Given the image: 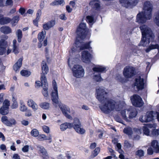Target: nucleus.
Here are the masks:
<instances>
[{"label":"nucleus","mask_w":159,"mask_h":159,"mask_svg":"<svg viewBox=\"0 0 159 159\" xmlns=\"http://www.w3.org/2000/svg\"><path fill=\"white\" fill-rule=\"evenodd\" d=\"M96 98L102 104L99 107L100 110L105 114H108L114 109L115 104L112 101L107 97V93L104 89L99 88L96 89Z\"/></svg>","instance_id":"obj_1"},{"label":"nucleus","mask_w":159,"mask_h":159,"mask_svg":"<svg viewBox=\"0 0 159 159\" xmlns=\"http://www.w3.org/2000/svg\"><path fill=\"white\" fill-rule=\"evenodd\" d=\"M52 85L54 92H52L51 93V100L53 105L56 107H59L64 116H66L68 119H71L72 117L70 115L67 113V112H70V110L69 107L66 106V109L61 102L59 101V97L58 95L57 85L56 81L53 80L52 81Z\"/></svg>","instance_id":"obj_2"},{"label":"nucleus","mask_w":159,"mask_h":159,"mask_svg":"<svg viewBox=\"0 0 159 159\" xmlns=\"http://www.w3.org/2000/svg\"><path fill=\"white\" fill-rule=\"evenodd\" d=\"M143 12H140L137 14L136 22L143 24L146 22L147 20H150L152 17V6L150 1L145 2L143 4Z\"/></svg>","instance_id":"obj_3"},{"label":"nucleus","mask_w":159,"mask_h":159,"mask_svg":"<svg viewBox=\"0 0 159 159\" xmlns=\"http://www.w3.org/2000/svg\"><path fill=\"white\" fill-rule=\"evenodd\" d=\"M81 127L82 125L79 119L76 117L74 118L72 123L65 122L60 125L61 131H65L67 128L70 129L73 128L78 134H83L85 133L86 130Z\"/></svg>","instance_id":"obj_4"},{"label":"nucleus","mask_w":159,"mask_h":159,"mask_svg":"<svg viewBox=\"0 0 159 159\" xmlns=\"http://www.w3.org/2000/svg\"><path fill=\"white\" fill-rule=\"evenodd\" d=\"M139 28L142 34V38L140 43L144 46L146 44L149 43L150 41L152 40V32L150 29L147 28L145 25L140 26Z\"/></svg>","instance_id":"obj_5"},{"label":"nucleus","mask_w":159,"mask_h":159,"mask_svg":"<svg viewBox=\"0 0 159 159\" xmlns=\"http://www.w3.org/2000/svg\"><path fill=\"white\" fill-rule=\"evenodd\" d=\"M88 29L86 27V24L83 22H81L77 27L76 33L77 38L81 40L85 39L87 35Z\"/></svg>","instance_id":"obj_6"},{"label":"nucleus","mask_w":159,"mask_h":159,"mask_svg":"<svg viewBox=\"0 0 159 159\" xmlns=\"http://www.w3.org/2000/svg\"><path fill=\"white\" fill-rule=\"evenodd\" d=\"M91 43L90 41L84 43L83 42H80V40L77 39H76L75 42V46L77 48H79L80 50L88 49L91 52H92L93 51L91 50L92 47L90 46Z\"/></svg>","instance_id":"obj_7"},{"label":"nucleus","mask_w":159,"mask_h":159,"mask_svg":"<svg viewBox=\"0 0 159 159\" xmlns=\"http://www.w3.org/2000/svg\"><path fill=\"white\" fill-rule=\"evenodd\" d=\"M144 80L143 77L139 75L134 80L132 86L139 91L142 90L144 88Z\"/></svg>","instance_id":"obj_8"},{"label":"nucleus","mask_w":159,"mask_h":159,"mask_svg":"<svg viewBox=\"0 0 159 159\" xmlns=\"http://www.w3.org/2000/svg\"><path fill=\"white\" fill-rule=\"evenodd\" d=\"M136 73L135 67L133 66H127L124 68L123 74L126 78H131Z\"/></svg>","instance_id":"obj_9"},{"label":"nucleus","mask_w":159,"mask_h":159,"mask_svg":"<svg viewBox=\"0 0 159 159\" xmlns=\"http://www.w3.org/2000/svg\"><path fill=\"white\" fill-rule=\"evenodd\" d=\"M72 71L74 77L78 78L83 77L84 70L81 66L79 65H74Z\"/></svg>","instance_id":"obj_10"},{"label":"nucleus","mask_w":159,"mask_h":159,"mask_svg":"<svg viewBox=\"0 0 159 159\" xmlns=\"http://www.w3.org/2000/svg\"><path fill=\"white\" fill-rule=\"evenodd\" d=\"M131 100L133 105L135 107H141L143 104L142 98L138 95H133V98H131Z\"/></svg>","instance_id":"obj_11"},{"label":"nucleus","mask_w":159,"mask_h":159,"mask_svg":"<svg viewBox=\"0 0 159 159\" xmlns=\"http://www.w3.org/2000/svg\"><path fill=\"white\" fill-rule=\"evenodd\" d=\"M153 111H151L147 112L144 116H140L139 120L142 123L148 122L152 121L153 120Z\"/></svg>","instance_id":"obj_12"},{"label":"nucleus","mask_w":159,"mask_h":159,"mask_svg":"<svg viewBox=\"0 0 159 159\" xmlns=\"http://www.w3.org/2000/svg\"><path fill=\"white\" fill-rule=\"evenodd\" d=\"M81 59L83 62L89 63L91 62L93 56L88 51L84 50L81 52Z\"/></svg>","instance_id":"obj_13"},{"label":"nucleus","mask_w":159,"mask_h":159,"mask_svg":"<svg viewBox=\"0 0 159 159\" xmlns=\"http://www.w3.org/2000/svg\"><path fill=\"white\" fill-rule=\"evenodd\" d=\"M10 106V101L7 99L5 100L3 106L0 108V113L3 116L7 115L8 113V109Z\"/></svg>","instance_id":"obj_14"},{"label":"nucleus","mask_w":159,"mask_h":159,"mask_svg":"<svg viewBox=\"0 0 159 159\" xmlns=\"http://www.w3.org/2000/svg\"><path fill=\"white\" fill-rule=\"evenodd\" d=\"M1 120V122L8 126L11 127L16 124V121L14 119L11 118L9 119L6 116H4L2 117Z\"/></svg>","instance_id":"obj_15"},{"label":"nucleus","mask_w":159,"mask_h":159,"mask_svg":"<svg viewBox=\"0 0 159 159\" xmlns=\"http://www.w3.org/2000/svg\"><path fill=\"white\" fill-rule=\"evenodd\" d=\"M41 70L42 73L41 74V79L43 80H46V75L49 71V68L48 67L46 61L44 60L42 61L41 64Z\"/></svg>","instance_id":"obj_16"},{"label":"nucleus","mask_w":159,"mask_h":159,"mask_svg":"<svg viewBox=\"0 0 159 159\" xmlns=\"http://www.w3.org/2000/svg\"><path fill=\"white\" fill-rule=\"evenodd\" d=\"M119 2L122 6L126 8L135 6L137 3L136 0H119Z\"/></svg>","instance_id":"obj_17"},{"label":"nucleus","mask_w":159,"mask_h":159,"mask_svg":"<svg viewBox=\"0 0 159 159\" xmlns=\"http://www.w3.org/2000/svg\"><path fill=\"white\" fill-rule=\"evenodd\" d=\"M38 148L39 149L38 151V153H39L40 157L43 159H48L49 156L46 149L43 147L40 146Z\"/></svg>","instance_id":"obj_18"},{"label":"nucleus","mask_w":159,"mask_h":159,"mask_svg":"<svg viewBox=\"0 0 159 159\" xmlns=\"http://www.w3.org/2000/svg\"><path fill=\"white\" fill-rule=\"evenodd\" d=\"M11 19L8 17H4L3 14H0V25H3L10 23Z\"/></svg>","instance_id":"obj_19"},{"label":"nucleus","mask_w":159,"mask_h":159,"mask_svg":"<svg viewBox=\"0 0 159 159\" xmlns=\"http://www.w3.org/2000/svg\"><path fill=\"white\" fill-rule=\"evenodd\" d=\"M100 2L99 0H91L89 2V5L95 8L97 11H99L101 8Z\"/></svg>","instance_id":"obj_20"},{"label":"nucleus","mask_w":159,"mask_h":159,"mask_svg":"<svg viewBox=\"0 0 159 159\" xmlns=\"http://www.w3.org/2000/svg\"><path fill=\"white\" fill-rule=\"evenodd\" d=\"M7 46L8 42L7 41L3 39H1L0 40V49L5 53H6Z\"/></svg>","instance_id":"obj_21"},{"label":"nucleus","mask_w":159,"mask_h":159,"mask_svg":"<svg viewBox=\"0 0 159 159\" xmlns=\"http://www.w3.org/2000/svg\"><path fill=\"white\" fill-rule=\"evenodd\" d=\"M56 22L54 20H51L50 21L43 25V29L45 30H48L52 27L55 25Z\"/></svg>","instance_id":"obj_22"},{"label":"nucleus","mask_w":159,"mask_h":159,"mask_svg":"<svg viewBox=\"0 0 159 159\" xmlns=\"http://www.w3.org/2000/svg\"><path fill=\"white\" fill-rule=\"evenodd\" d=\"M23 60V57L18 59L16 62L13 66V69L14 70L16 71L20 69L22 66Z\"/></svg>","instance_id":"obj_23"},{"label":"nucleus","mask_w":159,"mask_h":159,"mask_svg":"<svg viewBox=\"0 0 159 159\" xmlns=\"http://www.w3.org/2000/svg\"><path fill=\"white\" fill-rule=\"evenodd\" d=\"M12 52L16 55L18 54L20 52L18 45L17 43L16 40L15 39L13 41Z\"/></svg>","instance_id":"obj_24"},{"label":"nucleus","mask_w":159,"mask_h":159,"mask_svg":"<svg viewBox=\"0 0 159 159\" xmlns=\"http://www.w3.org/2000/svg\"><path fill=\"white\" fill-rule=\"evenodd\" d=\"M151 146L153 147L156 153H159V145L158 142L153 140L151 143Z\"/></svg>","instance_id":"obj_25"},{"label":"nucleus","mask_w":159,"mask_h":159,"mask_svg":"<svg viewBox=\"0 0 159 159\" xmlns=\"http://www.w3.org/2000/svg\"><path fill=\"white\" fill-rule=\"evenodd\" d=\"M27 104L28 106L32 108L34 111L37 109V105L33 100H29L27 101Z\"/></svg>","instance_id":"obj_26"},{"label":"nucleus","mask_w":159,"mask_h":159,"mask_svg":"<svg viewBox=\"0 0 159 159\" xmlns=\"http://www.w3.org/2000/svg\"><path fill=\"white\" fill-rule=\"evenodd\" d=\"M1 32L5 34H8L11 32V29L8 26H2L0 28Z\"/></svg>","instance_id":"obj_27"},{"label":"nucleus","mask_w":159,"mask_h":159,"mask_svg":"<svg viewBox=\"0 0 159 159\" xmlns=\"http://www.w3.org/2000/svg\"><path fill=\"white\" fill-rule=\"evenodd\" d=\"M40 80V81L39 80H37L36 81L35 84V86L36 87L39 88L41 85L42 86L43 88V86H45L44 84H45V83H47V84H48V83L47 82V79L46 77V80H43V81H42V80L41 79V77Z\"/></svg>","instance_id":"obj_28"},{"label":"nucleus","mask_w":159,"mask_h":159,"mask_svg":"<svg viewBox=\"0 0 159 159\" xmlns=\"http://www.w3.org/2000/svg\"><path fill=\"white\" fill-rule=\"evenodd\" d=\"M38 140L43 141L45 140H51L52 138L51 136L49 137H46V135L44 134H39L37 136Z\"/></svg>","instance_id":"obj_29"},{"label":"nucleus","mask_w":159,"mask_h":159,"mask_svg":"<svg viewBox=\"0 0 159 159\" xmlns=\"http://www.w3.org/2000/svg\"><path fill=\"white\" fill-rule=\"evenodd\" d=\"M93 71L98 72H105L106 71V68L102 66H100L98 67H94L93 68Z\"/></svg>","instance_id":"obj_30"},{"label":"nucleus","mask_w":159,"mask_h":159,"mask_svg":"<svg viewBox=\"0 0 159 159\" xmlns=\"http://www.w3.org/2000/svg\"><path fill=\"white\" fill-rule=\"evenodd\" d=\"M45 86H43L42 93L44 97H47L48 96V84L45 83Z\"/></svg>","instance_id":"obj_31"},{"label":"nucleus","mask_w":159,"mask_h":159,"mask_svg":"<svg viewBox=\"0 0 159 159\" xmlns=\"http://www.w3.org/2000/svg\"><path fill=\"white\" fill-rule=\"evenodd\" d=\"M65 2L63 0H55L50 4L52 6H57L61 5V4L64 5Z\"/></svg>","instance_id":"obj_32"},{"label":"nucleus","mask_w":159,"mask_h":159,"mask_svg":"<svg viewBox=\"0 0 159 159\" xmlns=\"http://www.w3.org/2000/svg\"><path fill=\"white\" fill-rule=\"evenodd\" d=\"M39 106L44 110H48L50 108V104L46 102H43L40 104Z\"/></svg>","instance_id":"obj_33"},{"label":"nucleus","mask_w":159,"mask_h":159,"mask_svg":"<svg viewBox=\"0 0 159 159\" xmlns=\"http://www.w3.org/2000/svg\"><path fill=\"white\" fill-rule=\"evenodd\" d=\"M94 16H87L86 17V20L87 22L89 23V25L90 24L92 25L94 22Z\"/></svg>","instance_id":"obj_34"},{"label":"nucleus","mask_w":159,"mask_h":159,"mask_svg":"<svg viewBox=\"0 0 159 159\" xmlns=\"http://www.w3.org/2000/svg\"><path fill=\"white\" fill-rule=\"evenodd\" d=\"M137 114V111L136 109L132 110L129 113V119H132L135 117Z\"/></svg>","instance_id":"obj_35"},{"label":"nucleus","mask_w":159,"mask_h":159,"mask_svg":"<svg viewBox=\"0 0 159 159\" xmlns=\"http://www.w3.org/2000/svg\"><path fill=\"white\" fill-rule=\"evenodd\" d=\"M46 35V32H45L44 34L43 31L39 32L38 35V39L39 41H43Z\"/></svg>","instance_id":"obj_36"},{"label":"nucleus","mask_w":159,"mask_h":159,"mask_svg":"<svg viewBox=\"0 0 159 159\" xmlns=\"http://www.w3.org/2000/svg\"><path fill=\"white\" fill-rule=\"evenodd\" d=\"M123 131L124 134H125L129 136H131L133 134L132 129L129 127H125L124 128Z\"/></svg>","instance_id":"obj_37"},{"label":"nucleus","mask_w":159,"mask_h":159,"mask_svg":"<svg viewBox=\"0 0 159 159\" xmlns=\"http://www.w3.org/2000/svg\"><path fill=\"white\" fill-rule=\"evenodd\" d=\"M16 35L17 37V41L18 43L21 42V39L23 37L22 31L20 29H18L17 30Z\"/></svg>","instance_id":"obj_38"},{"label":"nucleus","mask_w":159,"mask_h":159,"mask_svg":"<svg viewBox=\"0 0 159 159\" xmlns=\"http://www.w3.org/2000/svg\"><path fill=\"white\" fill-rule=\"evenodd\" d=\"M21 75L24 77H29L31 74V72L30 71L25 70H22L20 72Z\"/></svg>","instance_id":"obj_39"},{"label":"nucleus","mask_w":159,"mask_h":159,"mask_svg":"<svg viewBox=\"0 0 159 159\" xmlns=\"http://www.w3.org/2000/svg\"><path fill=\"white\" fill-rule=\"evenodd\" d=\"M144 155V152L143 150L141 149L138 150L135 152L136 157H139V158H141V157L143 156Z\"/></svg>","instance_id":"obj_40"},{"label":"nucleus","mask_w":159,"mask_h":159,"mask_svg":"<svg viewBox=\"0 0 159 159\" xmlns=\"http://www.w3.org/2000/svg\"><path fill=\"white\" fill-rule=\"evenodd\" d=\"M30 134L32 136L37 137L39 135V132L36 129H34L31 130Z\"/></svg>","instance_id":"obj_41"},{"label":"nucleus","mask_w":159,"mask_h":159,"mask_svg":"<svg viewBox=\"0 0 159 159\" xmlns=\"http://www.w3.org/2000/svg\"><path fill=\"white\" fill-rule=\"evenodd\" d=\"M100 151V148L99 147L96 148L92 152L93 157H96L99 154Z\"/></svg>","instance_id":"obj_42"},{"label":"nucleus","mask_w":159,"mask_h":159,"mask_svg":"<svg viewBox=\"0 0 159 159\" xmlns=\"http://www.w3.org/2000/svg\"><path fill=\"white\" fill-rule=\"evenodd\" d=\"M11 22L12 24L13 25L15 23L18 22L19 20V17L17 16H15L13 17V18L11 19Z\"/></svg>","instance_id":"obj_43"},{"label":"nucleus","mask_w":159,"mask_h":159,"mask_svg":"<svg viewBox=\"0 0 159 159\" xmlns=\"http://www.w3.org/2000/svg\"><path fill=\"white\" fill-rule=\"evenodd\" d=\"M120 113L123 119L127 121V118L126 115V109H123L121 110Z\"/></svg>","instance_id":"obj_44"},{"label":"nucleus","mask_w":159,"mask_h":159,"mask_svg":"<svg viewBox=\"0 0 159 159\" xmlns=\"http://www.w3.org/2000/svg\"><path fill=\"white\" fill-rule=\"evenodd\" d=\"M143 132L144 134L146 135H149V130L148 127L146 126L143 127Z\"/></svg>","instance_id":"obj_45"},{"label":"nucleus","mask_w":159,"mask_h":159,"mask_svg":"<svg viewBox=\"0 0 159 159\" xmlns=\"http://www.w3.org/2000/svg\"><path fill=\"white\" fill-rule=\"evenodd\" d=\"M93 79L97 82H99L101 80H103L100 74H99L98 75H95L93 76Z\"/></svg>","instance_id":"obj_46"},{"label":"nucleus","mask_w":159,"mask_h":159,"mask_svg":"<svg viewBox=\"0 0 159 159\" xmlns=\"http://www.w3.org/2000/svg\"><path fill=\"white\" fill-rule=\"evenodd\" d=\"M150 49L152 50L157 49L159 51V45L158 44H151L149 46Z\"/></svg>","instance_id":"obj_47"},{"label":"nucleus","mask_w":159,"mask_h":159,"mask_svg":"<svg viewBox=\"0 0 159 159\" xmlns=\"http://www.w3.org/2000/svg\"><path fill=\"white\" fill-rule=\"evenodd\" d=\"M20 109L21 111L24 112L26 111L27 110V108L25 104L23 103H21L20 104Z\"/></svg>","instance_id":"obj_48"},{"label":"nucleus","mask_w":159,"mask_h":159,"mask_svg":"<svg viewBox=\"0 0 159 159\" xmlns=\"http://www.w3.org/2000/svg\"><path fill=\"white\" fill-rule=\"evenodd\" d=\"M154 20L157 25L159 26V11L157 14Z\"/></svg>","instance_id":"obj_49"},{"label":"nucleus","mask_w":159,"mask_h":159,"mask_svg":"<svg viewBox=\"0 0 159 159\" xmlns=\"http://www.w3.org/2000/svg\"><path fill=\"white\" fill-rule=\"evenodd\" d=\"M134 146V145H132L127 140L125 141V142H124V146L127 148H129L131 147H133Z\"/></svg>","instance_id":"obj_50"},{"label":"nucleus","mask_w":159,"mask_h":159,"mask_svg":"<svg viewBox=\"0 0 159 159\" xmlns=\"http://www.w3.org/2000/svg\"><path fill=\"white\" fill-rule=\"evenodd\" d=\"M152 134L154 136H158L159 135V130L158 129H154L152 130Z\"/></svg>","instance_id":"obj_51"},{"label":"nucleus","mask_w":159,"mask_h":159,"mask_svg":"<svg viewBox=\"0 0 159 159\" xmlns=\"http://www.w3.org/2000/svg\"><path fill=\"white\" fill-rule=\"evenodd\" d=\"M41 14V11L40 9H39L37 11L36 14V18L37 19H39Z\"/></svg>","instance_id":"obj_52"},{"label":"nucleus","mask_w":159,"mask_h":159,"mask_svg":"<svg viewBox=\"0 0 159 159\" xmlns=\"http://www.w3.org/2000/svg\"><path fill=\"white\" fill-rule=\"evenodd\" d=\"M29 150V146L25 145L22 148V151L24 152H27Z\"/></svg>","instance_id":"obj_53"},{"label":"nucleus","mask_w":159,"mask_h":159,"mask_svg":"<svg viewBox=\"0 0 159 159\" xmlns=\"http://www.w3.org/2000/svg\"><path fill=\"white\" fill-rule=\"evenodd\" d=\"M43 131L47 133L49 132V128L47 126H44L43 127Z\"/></svg>","instance_id":"obj_54"},{"label":"nucleus","mask_w":159,"mask_h":159,"mask_svg":"<svg viewBox=\"0 0 159 159\" xmlns=\"http://www.w3.org/2000/svg\"><path fill=\"white\" fill-rule=\"evenodd\" d=\"M153 152V151L152 148L150 147L147 149V154L149 155H152Z\"/></svg>","instance_id":"obj_55"},{"label":"nucleus","mask_w":159,"mask_h":159,"mask_svg":"<svg viewBox=\"0 0 159 159\" xmlns=\"http://www.w3.org/2000/svg\"><path fill=\"white\" fill-rule=\"evenodd\" d=\"M31 111L30 110H27L26 111V112L25 113V116H26L29 117L31 116Z\"/></svg>","instance_id":"obj_56"},{"label":"nucleus","mask_w":159,"mask_h":159,"mask_svg":"<svg viewBox=\"0 0 159 159\" xmlns=\"http://www.w3.org/2000/svg\"><path fill=\"white\" fill-rule=\"evenodd\" d=\"M138 50V49L137 47H136L135 48H133L132 49V52L133 54L134 55H136L137 53V51Z\"/></svg>","instance_id":"obj_57"},{"label":"nucleus","mask_w":159,"mask_h":159,"mask_svg":"<svg viewBox=\"0 0 159 159\" xmlns=\"http://www.w3.org/2000/svg\"><path fill=\"white\" fill-rule=\"evenodd\" d=\"M109 152L111 153V155L114 157H116V155L115 154V152L111 148H109Z\"/></svg>","instance_id":"obj_58"},{"label":"nucleus","mask_w":159,"mask_h":159,"mask_svg":"<svg viewBox=\"0 0 159 159\" xmlns=\"http://www.w3.org/2000/svg\"><path fill=\"white\" fill-rule=\"evenodd\" d=\"M59 18L60 19L65 20L67 19V18L65 14H61L59 16Z\"/></svg>","instance_id":"obj_59"},{"label":"nucleus","mask_w":159,"mask_h":159,"mask_svg":"<svg viewBox=\"0 0 159 159\" xmlns=\"http://www.w3.org/2000/svg\"><path fill=\"white\" fill-rule=\"evenodd\" d=\"M25 9L23 7H20L19 10V12L21 15H23L25 13Z\"/></svg>","instance_id":"obj_60"},{"label":"nucleus","mask_w":159,"mask_h":159,"mask_svg":"<svg viewBox=\"0 0 159 159\" xmlns=\"http://www.w3.org/2000/svg\"><path fill=\"white\" fill-rule=\"evenodd\" d=\"M6 4L7 6L12 5H13V1L12 0H7Z\"/></svg>","instance_id":"obj_61"},{"label":"nucleus","mask_w":159,"mask_h":159,"mask_svg":"<svg viewBox=\"0 0 159 159\" xmlns=\"http://www.w3.org/2000/svg\"><path fill=\"white\" fill-rule=\"evenodd\" d=\"M97 145L96 143H91L90 145L89 148L91 149H93L96 148Z\"/></svg>","instance_id":"obj_62"},{"label":"nucleus","mask_w":159,"mask_h":159,"mask_svg":"<svg viewBox=\"0 0 159 159\" xmlns=\"http://www.w3.org/2000/svg\"><path fill=\"white\" fill-rule=\"evenodd\" d=\"M66 9L67 12L69 13H70L72 11V9L70 8V6L68 5L66 6Z\"/></svg>","instance_id":"obj_63"},{"label":"nucleus","mask_w":159,"mask_h":159,"mask_svg":"<svg viewBox=\"0 0 159 159\" xmlns=\"http://www.w3.org/2000/svg\"><path fill=\"white\" fill-rule=\"evenodd\" d=\"M39 20V19H37V18H36L33 20V23L34 25L36 26L37 27L38 26V22Z\"/></svg>","instance_id":"obj_64"}]
</instances>
